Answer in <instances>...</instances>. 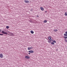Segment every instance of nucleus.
<instances>
[{
	"instance_id": "nucleus-14",
	"label": "nucleus",
	"mask_w": 67,
	"mask_h": 67,
	"mask_svg": "<svg viewBox=\"0 0 67 67\" xmlns=\"http://www.w3.org/2000/svg\"><path fill=\"white\" fill-rule=\"evenodd\" d=\"M43 22L44 23H46V22H47V20H45L44 21H43Z\"/></svg>"
},
{
	"instance_id": "nucleus-8",
	"label": "nucleus",
	"mask_w": 67,
	"mask_h": 67,
	"mask_svg": "<svg viewBox=\"0 0 67 67\" xmlns=\"http://www.w3.org/2000/svg\"><path fill=\"white\" fill-rule=\"evenodd\" d=\"M52 37L51 36H49L48 37V40H51V37Z\"/></svg>"
},
{
	"instance_id": "nucleus-3",
	"label": "nucleus",
	"mask_w": 67,
	"mask_h": 67,
	"mask_svg": "<svg viewBox=\"0 0 67 67\" xmlns=\"http://www.w3.org/2000/svg\"><path fill=\"white\" fill-rule=\"evenodd\" d=\"M33 48V47H28V50H30V49H32Z\"/></svg>"
},
{
	"instance_id": "nucleus-4",
	"label": "nucleus",
	"mask_w": 67,
	"mask_h": 67,
	"mask_svg": "<svg viewBox=\"0 0 67 67\" xmlns=\"http://www.w3.org/2000/svg\"><path fill=\"white\" fill-rule=\"evenodd\" d=\"M3 54H0V58H3Z\"/></svg>"
},
{
	"instance_id": "nucleus-7",
	"label": "nucleus",
	"mask_w": 67,
	"mask_h": 67,
	"mask_svg": "<svg viewBox=\"0 0 67 67\" xmlns=\"http://www.w3.org/2000/svg\"><path fill=\"white\" fill-rule=\"evenodd\" d=\"M40 9H41V10H42V11L44 10V8L42 7H41Z\"/></svg>"
},
{
	"instance_id": "nucleus-6",
	"label": "nucleus",
	"mask_w": 67,
	"mask_h": 67,
	"mask_svg": "<svg viewBox=\"0 0 67 67\" xmlns=\"http://www.w3.org/2000/svg\"><path fill=\"white\" fill-rule=\"evenodd\" d=\"M25 2H26V3H29V1L26 0H25Z\"/></svg>"
},
{
	"instance_id": "nucleus-12",
	"label": "nucleus",
	"mask_w": 67,
	"mask_h": 67,
	"mask_svg": "<svg viewBox=\"0 0 67 67\" xmlns=\"http://www.w3.org/2000/svg\"><path fill=\"white\" fill-rule=\"evenodd\" d=\"M51 44H52V45H54V44H55V43L53 42H51Z\"/></svg>"
},
{
	"instance_id": "nucleus-11",
	"label": "nucleus",
	"mask_w": 67,
	"mask_h": 67,
	"mask_svg": "<svg viewBox=\"0 0 67 67\" xmlns=\"http://www.w3.org/2000/svg\"><path fill=\"white\" fill-rule=\"evenodd\" d=\"M65 16H67V12H65Z\"/></svg>"
},
{
	"instance_id": "nucleus-29",
	"label": "nucleus",
	"mask_w": 67,
	"mask_h": 67,
	"mask_svg": "<svg viewBox=\"0 0 67 67\" xmlns=\"http://www.w3.org/2000/svg\"><path fill=\"white\" fill-rule=\"evenodd\" d=\"M66 41V42H67V41Z\"/></svg>"
},
{
	"instance_id": "nucleus-23",
	"label": "nucleus",
	"mask_w": 67,
	"mask_h": 67,
	"mask_svg": "<svg viewBox=\"0 0 67 67\" xmlns=\"http://www.w3.org/2000/svg\"><path fill=\"white\" fill-rule=\"evenodd\" d=\"M31 51H28V52H29V53H31Z\"/></svg>"
},
{
	"instance_id": "nucleus-16",
	"label": "nucleus",
	"mask_w": 67,
	"mask_h": 67,
	"mask_svg": "<svg viewBox=\"0 0 67 67\" xmlns=\"http://www.w3.org/2000/svg\"><path fill=\"white\" fill-rule=\"evenodd\" d=\"M6 28L7 29H8L9 28V26H6Z\"/></svg>"
},
{
	"instance_id": "nucleus-5",
	"label": "nucleus",
	"mask_w": 67,
	"mask_h": 67,
	"mask_svg": "<svg viewBox=\"0 0 67 67\" xmlns=\"http://www.w3.org/2000/svg\"><path fill=\"white\" fill-rule=\"evenodd\" d=\"M25 58H26L27 59H29L30 57L28 56H26L25 57Z\"/></svg>"
},
{
	"instance_id": "nucleus-27",
	"label": "nucleus",
	"mask_w": 67,
	"mask_h": 67,
	"mask_svg": "<svg viewBox=\"0 0 67 67\" xmlns=\"http://www.w3.org/2000/svg\"><path fill=\"white\" fill-rule=\"evenodd\" d=\"M45 12H47V11H45Z\"/></svg>"
},
{
	"instance_id": "nucleus-18",
	"label": "nucleus",
	"mask_w": 67,
	"mask_h": 67,
	"mask_svg": "<svg viewBox=\"0 0 67 67\" xmlns=\"http://www.w3.org/2000/svg\"><path fill=\"white\" fill-rule=\"evenodd\" d=\"M64 38H67V37L64 36Z\"/></svg>"
},
{
	"instance_id": "nucleus-24",
	"label": "nucleus",
	"mask_w": 67,
	"mask_h": 67,
	"mask_svg": "<svg viewBox=\"0 0 67 67\" xmlns=\"http://www.w3.org/2000/svg\"><path fill=\"white\" fill-rule=\"evenodd\" d=\"M65 33H66V34H67V31L65 32Z\"/></svg>"
},
{
	"instance_id": "nucleus-10",
	"label": "nucleus",
	"mask_w": 67,
	"mask_h": 67,
	"mask_svg": "<svg viewBox=\"0 0 67 67\" xmlns=\"http://www.w3.org/2000/svg\"><path fill=\"white\" fill-rule=\"evenodd\" d=\"M58 31V30H54V32H56L57 31Z\"/></svg>"
},
{
	"instance_id": "nucleus-17",
	"label": "nucleus",
	"mask_w": 67,
	"mask_h": 67,
	"mask_svg": "<svg viewBox=\"0 0 67 67\" xmlns=\"http://www.w3.org/2000/svg\"><path fill=\"white\" fill-rule=\"evenodd\" d=\"M48 42L49 43H51V40H50L49 41L48 40Z\"/></svg>"
},
{
	"instance_id": "nucleus-2",
	"label": "nucleus",
	"mask_w": 67,
	"mask_h": 67,
	"mask_svg": "<svg viewBox=\"0 0 67 67\" xmlns=\"http://www.w3.org/2000/svg\"><path fill=\"white\" fill-rule=\"evenodd\" d=\"M8 35H10V36H13V35H14L13 33H11V32H9Z\"/></svg>"
},
{
	"instance_id": "nucleus-1",
	"label": "nucleus",
	"mask_w": 67,
	"mask_h": 67,
	"mask_svg": "<svg viewBox=\"0 0 67 67\" xmlns=\"http://www.w3.org/2000/svg\"><path fill=\"white\" fill-rule=\"evenodd\" d=\"M2 33L4 34H5L6 35H7L8 34V33L6 32H4V31H2Z\"/></svg>"
},
{
	"instance_id": "nucleus-19",
	"label": "nucleus",
	"mask_w": 67,
	"mask_h": 67,
	"mask_svg": "<svg viewBox=\"0 0 67 67\" xmlns=\"http://www.w3.org/2000/svg\"><path fill=\"white\" fill-rule=\"evenodd\" d=\"M53 42H54V43H56V42L55 41V40H53Z\"/></svg>"
},
{
	"instance_id": "nucleus-28",
	"label": "nucleus",
	"mask_w": 67,
	"mask_h": 67,
	"mask_svg": "<svg viewBox=\"0 0 67 67\" xmlns=\"http://www.w3.org/2000/svg\"><path fill=\"white\" fill-rule=\"evenodd\" d=\"M0 31H1V30H0V32H1Z\"/></svg>"
},
{
	"instance_id": "nucleus-26",
	"label": "nucleus",
	"mask_w": 67,
	"mask_h": 67,
	"mask_svg": "<svg viewBox=\"0 0 67 67\" xmlns=\"http://www.w3.org/2000/svg\"><path fill=\"white\" fill-rule=\"evenodd\" d=\"M29 55H30V54H31V53H29Z\"/></svg>"
},
{
	"instance_id": "nucleus-25",
	"label": "nucleus",
	"mask_w": 67,
	"mask_h": 67,
	"mask_svg": "<svg viewBox=\"0 0 67 67\" xmlns=\"http://www.w3.org/2000/svg\"><path fill=\"white\" fill-rule=\"evenodd\" d=\"M29 22H32V21L30 20V21H29Z\"/></svg>"
},
{
	"instance_id": "nucleus-21",
	"label": "nucleus",
	"mask_w": 67,
	"mask_h": 67,
	"mask_svg": "<svg viewBox=\"0 0 67 67\" xmlns=\"http://www.w3.org/2000/svg\"><path fill=\"white\" fill-rule=\"evenodd\" d=\"M53 41V40H52V39H51V41Z\"/></svg>"
},
{
	"instance_id": "nucleus-20",
	"label": "nucleus",
	"mask_w": 67,
	"mask_h": 67,
	"mask_svg": "<svg viewBox=\"0 0 67 67\" xmlns=\"http://www.w3.org/2000/svg\"><path fill=\"white\" fill-rule=\"evenodd\" d=\"M30 11H33V9H31Z\"/></svg>"
},
{
	"instance_id": "nucleus-9",
	"label": "nucleus",
	"mask_w": 67,
	"mask_h": 67,
	"mask_svg": "<svg viewBox=\"0 0 67 67\" xmlns=\"http://www.w3.org/2000/svg\"><path fill=\"white\" fill-rule=\"evenodd\" d=\"M30 32L31 34H33L34 33V32H33V31H30Z\"/></svg>"
},
{
	"instance_id": "nucleus-22",
	"label": "nucleus",
	"mask_w": 67,
	"mask_h": 67,
	"mask_svg": "<svg viewBox=\"0 0 67 67\" xmlns=\"http://www.w3.org/2000/svg\"><path fill=\"white\" fill-rule=\"evenodd\" d=\"M3 35V34H0V35Z\"/></svg>"
},
{
	"instance_id": "nucleus-13",
	"label": "nucleus",
	"mask_w": 67,
	"mask_h": 67,
	"mask_svg": "<svg viewBox=\"0 0 67 67\" xmlns=\"http://www.w3.org/2000/svg\"><path fill=\"white\" fill-rule=\"evenodd\" d=\"M64 35L65 36H67V34H64Z\"/></svg>"
},
{
	"instance_id": "nucleus-15",
	"label": "nucleus",
	"mask_w": 67,
	"mask_h": 67,
	"mask_svg": "<svg viewBox=\"0 0 67 67\" xmlns=\"http://www.w3.org/2000/svg\"><path fill=\"white\" fill-rule=\"evenodd\" d=\"M34 52V51H31V53H33Z\"/></svg>"
}]
</instances>
